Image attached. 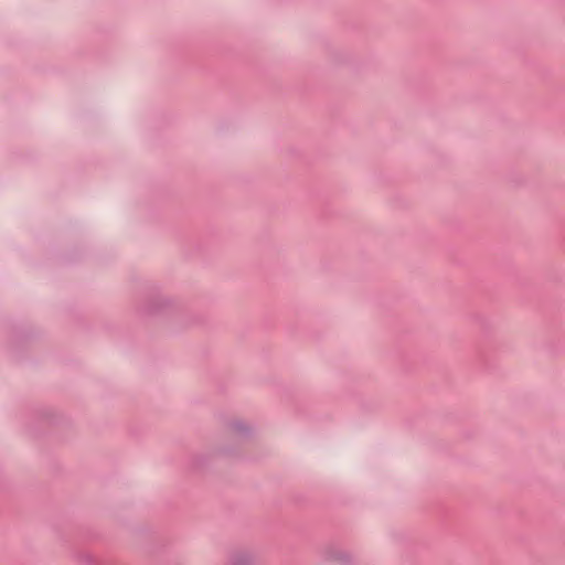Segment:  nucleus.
<instances>
[{"mask_svg": "<svg viewBox=\"0 0 565 565\" xmlns=\"http://www.w3.org/2000/svg\"><path fill=\"white\" fill-rule=\"evenodd\" d=\"M257 555L249 550H237L230 553L225 565H258Z\"/></svg>", "mask_w": 565, "mask_h": 565, "instance_id": "1", "label": "nucleus"}, {"mask_svg": "<svg viewBox=\"0 0 565 565\" xmlns=\"http://www.w3.org/2000/svg\"><path fill=\"white\" fill-rule=\"evenodd\" d=\"M323 557L326 561L342 565L349 564L352 561L351 553L338 545H328L323 550Z\"/></svg>", "mask_w": 565, "mask_h": 565, "instance_id": "2", "label": "nucleus"}, {"mask_svg": "<svg viewBox=\"0 0 565 565\" xmlns=\"http://www.w3.org/2000/svg\"><path fill=\"white\" fill-rule=\"evenodd\" d=\"M171 306L172 301L168 297L159 295L148 300L146 305V310L149 313H159Z\"/></svg>", "mask_w": 565, "mask_h": 565, "instance_id": "3", "label": "nucleus"}, {"mask_svg": "<svg viewBox=\"0 0 565 565\" xmlns=\"http://www.w3.org/2000/svg\"><path fill=\"white\" fill-rule=\"evenodd\" d=\"M230 428L234 434H238V435H245L249 431L248 425L241 419L233 420L230 424Z\"/></svg>", "mask_w": 565, "mask_h": 565, "instance_id": "4", "label": "nucleus"}]
</instances>
